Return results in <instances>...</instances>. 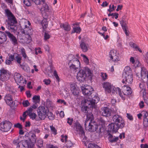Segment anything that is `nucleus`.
Here are the masks:
<instances>
[{
	"label": "nucleus",
	"mask_w": 148,
	"mask_h": 148,
	"mask_svg": "<svg viewBox=\"0 0 148 148\" xmlns=\"http://www.w3.org/2000/svg\"><path fill=\"white\" fill-rule=\"evenodd\" d=\"M85 129L86 130L90 132L97 131L99 133L102 132L103 128L100 125H98L96 122L94 121H85Z\"/></svg>",
	"instance_id": "f257e3e1"
},
{
	"label": "nucleus",
	"mask_w": 148,
	"mask_h": 148,
	"mask_svg": "<svg viewBox=\"0 0 148 148\" xmlns=\"http://www.w3.org/2000/svg\"><path fill=\"white\" fill-rule=\"evenodd\" d=\"M123 80L122 82L124 83L125 81L126 84H131L133 82V76L132 70L130 67L126 66L124 69L122 75Z\"/></svg>",
	"instance_id": "f03ea898"
},
{
	"label": "nucleus",
	"mask_w": 148,
	"mask_h": 148,
	"mask_svg": "<svg viewBox=\"0 0 148 148\" xmlns=\"http://www.w3.org/2000/svg\"><path fill=\"white\" fill-rule=\"evenodd\" d=\"M13 144L16 146V148H29V143L28 141L24 140L20 141L19 138L14 139L13 141Z\"/></svg>",
	"instance_id": "7ed1b4c3"
},
{
	"label": "nucleus",
	"mask_w": 148,
	"mask_h": 148,
	"mask_svg": "<svg viewBox=\"0 0 148 148\" xmlns=\"http://www.w3.org/2000/svg\"><path fill=\"white\" fill-rule=\"evenodd\" d=\"M25 23L27 24V23H25V22L24 23H20V25L22 28L24 29L22 31V33L25 34V35H27L28 36V38L30 40V42L31 40L30 35L33 34L32 29H30L29 26H27V25L25 24Z\"/></svg>",
	"instance_id": "20e7f679"
},
{
	"label": "nucleus",
	"mask_w": 148,
	"mask_h": 148,
	"mask_svg": "<svg viewBox=\"0 0 148 148\" xmlns=\"http://www.w3.org/2000/svg\"><path fill=\"white\" fill-rule=\"evenodd\" d=\"M99 100L98 97L96 96H94L93 97L90 96L88 97L87 99H85L84 102L86 105H91L92 107H93L95 104L97 103Z\"/></svg>",
	"instance_id": "39448f33"
},
{
	"label": "nucleus",
	"mask_w": 148,
	"mask_h": 148,
	"mask_svg": "<svg viewBox=\"0 0 148 148\" xmlns=\"http://www.w3.org/2000/svg\"><path fill=\"white\" fill-rule=\"evenodd\" d=\"M12 124L10 122L5 121L1 123L0 129L3 132H8L11 129Z\"/></svg>",
	"instance_id": "423d86ee"
},
{
	"label": "nucleus",
	"mask_w": 148,
	"mask_h": 148,
	"mask_svg": "<svg viewBox=\"0 0 148 148\" xmlns=\"http://www.w3.org/2000/svg\"><path fill=\"white\" fill-rule=\"evenodd\" d=\"M14 77L16 82L18 85H22L26 84V80L24 79L23 77L20 74L15 73L14 74Z\"/></svg>",
	"instance_id": "0eeeda50"
},
{
	"label": "nucleus",
	"mask_w": 148,
	"mask_h": 148,
	"mask_svg": "<svg viewBox=\"0 0 148 148\" xmlns=\"http://www.w3.org/2000/svg\"><path fill=\"white\" fill-rule=\"evenodd\" d=\"M0 81L4 82L7 80L9 77L10 73L8 71L3 69L0 70Z\"/></svg>",
	"instance_id": "6e6552de"
},
{
	"label": "nucleus",
	"mask_w": 148,
	"mask_h": 148,
	"mask_svg": "<svg viewBox=\"0 0 148 148\" xmlns=\"http://www.w3.org/2000/svg\"><path fill=\"white\" fill-rule=\"evenodd\" d=\"M83 93L85 95L90 97V95L92 93L93 89L90 86H87L84 87H81Z\"/></svg>",
	"instance_id": "1a4fd4ad"
},
{
	"label": "nucleus",
	"mask_w": 148,
	"mask_h": 148,
	"mask_svg": "<svg viewBox=\"0 0 148 148\" xmlns=\"http://www.w3.org/2000/svg\"><path fill=\"white\" fill-rule=\"evenodd\" d=\"M125 16H124L122 17V19L120 21V23L121 25L122 28L127 36H128L129 35V32L127 30L128 29L127 26L126 22L125 20Z\"/></svg>",
	"instance_id": "9d476101"
},
{
	"label": "nucleus",
	"mask_w": 148,
	"mask_h": 148,
	"mask_svg": "<svg viewBox=\"0 0 148 148\" xmlns=\"http://www.w3.org/2000/svg\"><path fill=\"white\" fill-rule=\"evenodd\" d=\"M111 110L107 107L102 108L101 109L100 113L103 116L109 117L111 116Z\"/></svg>",
	"instance_id": "9b49d317"
},
{
	"label": "nucleus",
	"mask_w": 148,
	"mask_h": 148,
	"mask_svg": "<svg viewBox=\"0 0 148 148\" xmlns=\"http://www.w3.org/2000/svg\"><path fill=\"white\" fill-rule=\"evenodd\" d=\"M86 77V74L84 70H81L77 73L76 77L78 80L81 82L85 80Z\"/></svg>",
	"instance_id": "f8f14e48"
},
{
	"label": "nucleus",
	"mask_w": 148,
	"mask_h": 148,
	"mask_svg": "<svg viewBox=\"0 0 148 148\" xmlns=\"http://www.w3.org/2000/svg\"><path fill=\"white\" fill-rule=\"evenodd\" d=\"M141 76L143 81H145L148 79V73L147 70L144 68H141Z\"/></svg>",
	"instance_id": "ddd939ff"
},
{
	"label": "nucleus",
	"mask_w": 148,
	"mask_h": 148,
	"mask_svg": "<svg viewBox=\"0 0 148 148\" xmlns=\"http://www.w3.org/2000/svg\"><path fill=\"white\" fill-rule=\"evenodd\" d=\"M4 100L6 103L9 106H11L13 102L12 95L9 94H7L4 97Z\"/></svg>",
	"instance_id": "4468645a"
},
{
	"label": "nucleus",
	"mask_w": 148,
	"mask_h": 148,
	"mask_svg": "<svg viewBox=\"0 0 148 148\" xmlns=\"http://www.w3.org/2000/svg\"><path fill=\"white\" fill-rule=\"evenodd\" d=\"M122 89L124 95H131L132 93V90L130 87L127 86H123L122 87Z\"/></svg>",
	"instance_id": "2eb2a0df"
},
{
	"label": "nucleus",
	"mask_w": 148,
	"mask_h": 148,
	"mask_svg": "<svg viewBox=\"0 0 148 148\" xmlns=\"http://www.w3.org/2000/svg\"><path fill=\"white\" fill-rule=\"evenodd\" d=\"M28 137L30 143H34L36 140V136L33 132H29L28 134Z\"/></svg>",
	"instance_id": "dca6fc26"
},
{
	"label": "nucleus",
	"mask_w": 148,
	"mask_h": 148,
	"mask_svg": "<svg viewBox=\"0 0 148 148\" xmlns=\"http://www.w3.org/2000/svg\"><path fill=\"white\" fill-rule=\"evenodd\" d=\"M5 34L6 36H8L13 43L16 44L17 43V40L16 38L12 34L10 33V32L7 31L5 32Z\"/></svg>",
	"instance_id": "f3484780"
},
{
	"label": "nucleus",
	"mask_w": 148,
	"mask_h": 148,
	"mask_svg": "<svg viewBox=\"0 0 148 148\" xmlns=\"http://www.w3.org/2000/svg\"><path fill=\"white\" fill-rule=\"evenodd\" d=\"M108 127L110 131L115 132H117L119 129L117 125L115 123H112L109 124Z\"/></svg>",
	"instance_id": "a211bd4d"
},
{
	"label": "nucleus",
	"mask_w": 148,
	"mask_h": 148,
	"mask_svg": "<svg viewBox=\"0 0 148 148\" xmlns=\"http://www.w3.org/2000/svg\"><path fill=\"white\" fill-rule=\"evenodd\" d=\"M74 126L76 128V130L77 131L80 132L82 134H84L83 128L79 122H76L75 123Z\"/></svg>",
	"instance_id": "6ab92c4d"
},
{
	"label": "nucleus",
	"mask_w": 148,
	"mask_h": 148,
	"mask_svg": "<svg viewBox=\"0 0 148 148\" xmlns=\"http://www.w3.org/2000/svg\"><path fill=\"white\" fill-rule=\"evenodd\" d=\"M103 88L108 93H110L111 91L112 86L111 84L108 82H105L103 83Z\"/></svg>",
	"instance_id": "aec40b11"
},
{
	"label": "nucleus",
	"mask_w": 148,
	"mask_h": 148,
	"mask_svg": "<svg viewBox=\"0 0 148 148\" xmlns=\"http://www.w3.org/2000/svg\"><path fill=\"white\" fill-rule=\"evenodd\" d=\"M71 64L75 65V66L78 68L80 66V62L77 58H74L72 60H70L68 64L69 65H70Z\"/></svg>",
	"instance_id": "412c9836"
},
{
	"label": "nucleus",
	"mask_w": 148,
	"mask_h": 148,
	"mask_svg": "<svg viewBox=\"0 0 148 148\" xmlns=\"http://www.w3.org/2000/svg\"><path fill=\"white\" fill-rule=\"evenodd\" d=\"M8 18V25H15L17 23V21L15 17L13 16Z\"/></svg>",
	"instance_id": "4be33fe9"
},
{
	"label": "nucleus",
	"mask_w": 148,
	"mask_h": 148,
	"mask_svg": "<svg viewBox=\"0 0 148 148\" xmlns=\"http://www.w3.org/2000/svg\"><path fill=\"white\" fill-rule=\"evenodd\" d=\"M60 27L61 28H63L65 31H70L71 29L70 26L68 23H61Z\"/></svg>",
	"instance_id": "5701e85b"
},
{
	"label": "nucleus",
	"mask_w": 148,
	"mask_h": 148,
	"mask_svg": "<svg viewBox=\"0 0 148 148\" xmlns=\"http://www.w3.org/2000/svg\"><path fill=\"white\" fill-rule=\"evenodd\" d=\"M71 90L72 93L77 97H78L79 94V90L77 88H76L75 86L72 85L71 86Z\"/></svg>",
	"instance_id": "b1692460"
},
{
	"label": "nucleus",
	"mask_w": 148,
	"mask_h": 148,
	"mask_svg": "<svg viewBox=\"0 0 148 148\" xmlns=\"http://www.w3.org/2000/svg\"><path fill=\"white\" fill-rule=\"evenodd\" d=\"M123 119L122 116L118 114H115L112 117V120L115 123L121 121Z\"/></svg>",
	"instance_id": "393cba45"
},
{
	"label": "nucleus",
	"mask_w": 148,
	"mask_h": 148,
	"mask_svg": "<svg viewBox=\"0 0 148 148\" xmlns=\"http://www.w3.org/2000/svg\"><path fill=\"white\" fill-rule=\"evenodd\" d=\"M37 112H38L47 114L49 112V110L47 108H45L44 106H41L38 108Z\"/></svg>",
	"instance_id": "a878e982"
},
{
	"label": "nucleus",
	"mask_w": 148,
	"mask_h": 148,
	"mask_svg": "<svg viewBox=\"0 0 148 148\" xmlns=\"http://www.w3.org/2000/svg\"><path fill=\"white\" fill-rule=\"evenodd\" d=\"M84 71L86 74V76H87L89 78H91L92 75V71L88 68L86 67L84 68Z\"/></svg>",
	"instance_id": "bb28decb"
},
{
	"label": "nucleus",
	"mask_w": 148,
	"mask_h": 148,
	"mask_svg": "<svg viewBox=\"0 0 148 148\" xmlns=\"http://www.w3.org/2000/svg\"><path fill=\"white\" fill-rule=\"evenodd\" d=\"M0 33H1L3 35L1 37H0V44L3 43L5 42L6 40V35H5V33L2 31H0Z\"/></svg>",
	"instance_id": "cd10ccee"
},
{
	"label": "nucleus",
	"mask_w": 148,
	"mask_h": 148,
	"mask_svg": "<svg viewBox=\"0 0 148 148\" xmlns=\"http://www.w3.org/2000/svg\"><path fill=\"white\" fill-rule=\"evenodd\" d=\"M119 129H122L123 128L125 125V122L123 119L121 121H118L116 123Z\"/></svg>",
	"instance_id": "c85d7f7f"
},
{
	"label": "nucleus",
	"mask_w": 148,
	"mask_h": 148,
	"mask_svg": "<svg viewBox=\"0 0 148 148\" xmlns=\"http://www.w3.org/2000/svg\"><path fill=\"white\" fill-rule=\"evenodd\" d=\"M86 120L85 121H93V115L91 113H88L86 114Z\"/></svg>",
	"instance_id": "c756f323"
},
{
	"label": "nucleus",
	"mask_w": 148,
	"mask_h": 148,
	"mask_svg": "<svg viewBox=\"0 0 148 148\" xmlns=\"http://www.w3.org/2000/svg\"><path fill=\"white\" fill-rule=\"evenodd\" d=\"M48 22L47 19H44L41 22V24L42 25L43 29H46L48 26Z\"/></svg>",
	"instance_id": "7c9ffc66"
},
{
	"label": "nucleus",
	"mask_w": 148,
	"mask_h": 148,
	"mask_svg": "<svg viewBox=\"0 0 148 148\" xmlns=\"http://www.w3.org/2000/svg\"><path fill=\"white\" fill-rule=\"evenodd\" d=\"M80 45L81 49L84 52H85L87 51V47L84 42H82L81 43Z\"/></svg>",
	"instance_id": "2f4dec72"
},
{
	"label": "nucleus",
	"mask_w": 148,
	"mask_h": 148,
	"mask_svg": "<svg viewBox=\"0 0 148 148\" xmlns=\"http://www.w3.org/2000/svg\"><path fill=\"white\" fill-rule=\"evenodd\" d=\"M14 56H9L8 58L5 61V63L7 64H10L12 63V61L14 59Z\"/></svg>",
	"instance_id": "473e14b6"
},
{
	"label": "nucleus",
	"mask_w": 148,
	"mask_h": 148,
	"mask_svg": "<svg viewBox=\"0 0 148 148\" xmlns=\"http://www.w3.org/2000/svg\"><path fill=\"white\" fill-rule=\"evenodd\" d=\"M32 99L34 103H39L40 101V97L38 95H34Z\"/></svg>",
	"instance_id": "72a5a7b5"
},
{
	"label": "nucleus",
	"mask_w": 148,
	"mask_h": 148,
	"mask_svg": "<svg viewBox=\"0 0 148 148\" xmlns=\"http://www.w3.org/2000/svg\"><path fill=\"white\" fill-rule=\"evenodd\" d=\"M5 13L7 16L8 18L10 17H11L14 16L12 13L11 12V11L8 9H6L5 10Z\"/></svg>",
	"instance_id": "f704fd0d"
},
{
	"label": "nucleus",
	"mask_w": 148,
	"mask_h": 148,
	"mask_svg": "<svg viewBox=\"0 0 148 148\" xmlns=\"http://www.w3.org/2000/svg\"><path fill=\"white\" fill-rule=\"evenodd\" d=\"M38 116L40 120H44L46 117L47 114L38 112Z\"/></svg>",
	"instance_id": "c9c22d12"
},
{
	"label": "nucleus",
	"mask_w": 148,
	"mask_h": 148,
	"mask_svg": "<svg viewBox=\"0 0 148 148\" xmlns=\"http://www.w3.org/2000/svg\"><path fill=\"white\" fill-rule=\"evenodd\" d=\"M116 93H118L119 95L122 98L123 100H125V97L123 96L122 93L121 92V89L117 87L116 88Z\"/></svg>",
	"instance_id": "e433bc0d"
},
{
	"label": "nucleus",
	"mask_w": 148,
	"mask_h": 148,
	"mask_svg": "<svg viewBox=\"0 0 148 148\" xmlns=\"http://www.w3.org/2000/svg\"><path fill=\"white\" fill-rule=\"evenodd\" d=\"M81 31V29L80 27H76L73 28V31H72L71 33H76L79 34Z\"/></svg>",
	"instance_id": "4c0bfd02"
},
{
	"label": "nucleus",
	"mask_w": 148,
	"mask_h": 148,
	"mask_svg": "<svg viewBox=\"0 0 148 148\" xmlns=\"http://www.w3.org/2000/svg\"><path fill=\"white\" fill-rule=\"evenodd\" d=\"M8 28L9 29H11L14 32H15L16 30V26L15 25H8Z\"/></svg>",
	"instance_id": "58836bf2"
},
{
	"label": "nucleus",
	"mask_w": 148,
	"mask_h": 148,
	"mask_svg": "<svg viewBox=\"0 0 148 148\" xmlns=\"http://www.w3.org/2000/svg\"><path fill=\"white\" fill-rule=\"evenodd\" d=\"M19 66L24 71L28 72L29 71V69L28 67L26 65H22L21 64H19Z\"/></svg>",
	"instance_id": "ea45409f"
},
{
	"label": "nucleus",
	"mask_w": 148,
	"mask_h": 148,
	"mask_svg": "<svg viewBox=\"0 0 148 148\" xmlns=\"http://www.w3.org/2000/svg\"><path fill=\"white\" fill-rule=\"evenodd\" d=\"M88 148H101L97 145L95 144L90 143L88 145Z\"/></svg>",
	"instance_id": "a19ab883"
},
{
	"label": "nucleus",
	"mask_w": 148,
	"mask_h": 148,
	"mask_svg": "<svg viewBox=\"0 0 148 148\" xmlns=\"http://www.w3.org/2000/svg\"><path fill=\"white\" fill-rule=\"evenodd\" d=\"M119 15V14L116 13H112L111 14L109 13L108 15L109 16H112V18H115L116 19H117L118 18Z\"/></svg>",
	"instance_id": "79ce46f5"
},
{
	"label": "nucleus",
	"mask_w": 148,
	"mask_h": 148,
	"mask_svg": "<svg viewBox=\"0 0 148 148\" xmlns=\"http://www.w3.org/2000/svg\"><path fill=\"white\" fill-rule=\"evenodd\" d=\"M65 142L66 146L67 148H69L71 147L73 145V143L70 140L67 141V140L66 141H65Z\"/></svg>",
	"instance_id": "37998d69"
},
{
	"label": "nucleus",
	"mask_w": 148,
	"mask_h": 148,
	"mask_svg": "<svg viewBox=\"0 0 148 148\" xmlns=\"http://www.w3.org/2000/svg\"><path fill=\"white\" fill-rule=\"evenodd\" d=\"M47 116L50 120H53L54 118V116L53 114L51 112H49V111L47 113Z\"/></svg>",
	"instance_id": "c03bdc74"
},
{
	"label": "nucleus",
	"mask_w": 148,
	"mask_h": 148,
	"mask_svg": "<svg viewBox=\"0 0 148 148\" xmlns=\"http://www.w3.org/2000/svg\"><path fill=\"white\" fill-rule=\"evenodd\" d=\"M28 115L32 120L34 119L37 116L36 114L34 112H29V113Z\"/></svg>",
	"instance_id": "a18cd8bd"
},
{
	"label": "nucleus",
	"mask_w": 148,
	"mask_h": 148,
	"mask_svg": "<svg viewBox=\"0 0 148 148\" xmlns=\"http://www.w3.org/2000/svg\"><path fill=\"white\" fill-rule=\"evenodd\" d=\"M110 59L113 61H118L119 60V58L118 56H110Z\"/></svg>",
	"instance_id": "49530a36"
},
{
	"label": "nucleus",
	"mask_w": 148,
	"mask_h": 148,
	"mask_svg": "<svg viewBox=\"0 0 148 148\" xmlns=\"http://www.w3.org/2000/svg\"><path fill=\"white\" fill-rule=\"evenodd\" d=\"M69 65V66L70 69L73 71H77L79 68L78 67L75 66V65L71 64Z\"/></svg>",
	"instance_id": "de8ad7c7"
},
{
	"label": "nucleus",
	"mask_w": 148,
	"mask_h": 148,
	"mask_svg": "<svg viewBox=\"0 0 148 148\" xmlns=\"http://www.w3.org/2000/svg\"><path fill=\"white\" fill-rule=\"evenodd\" d=\"M50 37V35L48 33L45 32L44 34V40L46 41L49 39Z\"/></svg>",
	"instance_id": "09e8293b"
},
{
	"label": "nucleus",
	"mask_w": 148,
	"mask_h": 148,
	"mask_svg": "<svg viewBox=\"0 0 148 148\" xmlns=\"http://www.w3.org/2000/svg\"><path fill=\"white\" fill-rule=\"evenodd\" d=\"M23 3L27 6H29L31 5L30 0H24Z\"/></svg>",
	"instance_id": "8fccbe9b"
},
{
	"label": "nucleus",
	"mask_w": 148,
	"mask_h": 148,
	"mask_svg": "<svg viewBox=\"0 0 148 148\" xmlns=\"http://www.w3.org/2000/svg\"><path fill=\"white\" fill-rule=\"evenodd\" d=\"M101 76L103 80L107 79L108 75L106 73H101Z\"/></svg>",
	"instance_id": "3c124183"
},
{
	"label": "nucleus",
	"mask_w": 148,
	"mask_h": 148,
	"mask_svg": "<svg viewBox=\"0 0 148 148\" xmlns=\"http://www.w3.org/2000/svg\"><path fill=\"white\" fill-rule=\"evenodd\" d=\"M116 7L114 6V5H112V7H111V5H110L109 6V9H108V10L109 12H111L113 11Z\"/></svg>",
	"instance_id": "603ef678"
},
{
	"label": "nucleus",
	"mask_w": 148,
	"mask_h": 148,
	"mask_svg": "<svg viewBox=\"0 0 148 148\" xmlns=\"http://www.w3.org/2000/svg\"><path fill=\"white\" fill-rule=\"evenodd\" d=\"M109 56H116V51L114 49L110 50L109 53Z\"/></svg>",
	"instance_id": "864d4df0"
},
{
	"label": "nucleus",
	"mask_w": 148,
	"mask_h": 148,
	"mask_svg": "<svg viewBox=\"0 0 148 148\" xmlns=\"http://www.w3.org/2000/svg\"><path fill=\"white\" fill-rule=\"evenodd\" d=\"M35 53L36 55L38 54V53H41L42 51H41V49L39 47L37 48H36L35 49Z\"/></svg>",
	"instance_id": "5fc2aeb1"
},
{
	"label": "nucleus",
	"mask_w": 148,
	"mask_h": 148,
	"mask_svg": "<svg viewBox=\"0 0 148 148\" xmlns=\"http://www.w3.org/2000/svg\"><path fill=\"white\" fill-rule=\"evenodd\" d=\"M22 104L24 107H27L29 105V103L28 100H25L23 101Z\"/></svg>",
	"instance_id": "6e6d98bb"
},
{
	"label": "nucleus",
	"mask_w": 148,
	"mask_h": 148,
	"mask_svg": "<svg viewBox=\"0 0 148 148\" xmlns=\"http://www.w3.org/2000/svg\"><path fill=\"white\" fill-rule=\"evenodd\" d=\"M99 123L101 125H105L106 123L105 121L102 118H100L99 120Z\"/></svg>",
	"instance_id": "4d7b16f0"
},
{
	"label": "nucleus",
	"mask_w": 148,
	"mask_h": 148,
	"mask_svg": "<svg viewBox=\"0 0 148 148\" xmlns=\"http://www.w3.org/2000/svg\"><path fill=\"white\" fill-rule=\"evenodd\" d=\"M85 105H86V103H85ZM89 105H85L86 106H84V107H82V110L83 112L85 113H87L88 112V111L87 110V109L88 108L87 106Z\"/></svg>",
	"instance_id": "13d9d810"
},
{
	"label": "nucleus",
	"mask_w": 148,
	"mask_h": 148,
	"mask_svg": "<svg viewBox=\"0 0 148 148\" xmlns=\"http://www.w3.org/2000/svg\"><path fill=\"white\" fill-rule=\"evenodd\" d=\"M119 139L118 137H113L111 140H110V142L112 143L116 142Z\"/></svg>",
	"instance_id": "bf43d9fd"
},
{
	"label": "nucleus",
	"mask_w": 148,
	"mask_h": 148,
	"mask_svg": "<svg viewBox=\"0 0 148 148\" xmlns=\"http://www.w3.org/2000/svg\"><path fill=\"white\" fill-rule=\"evenodd\" d=\"M32 1L34 2L37 5H40L42 3L40 0H31Z\"/></svg>",
	"instance_id": "052dcab7"
},
{
	"label": "nucleus",
	"mask_w": 148,
	"mask_h": 148,
	"mask_svg": "<svg viewBox=\"0 0 148 148\" xmlns=\"http://www.w3.org/2000/svg\"><path fill=\"white\" fill-rule=\"evenodd\" d=\"M50 127L51 128V131L52 132H53V134L56 135V134L57 131L55 128L53 126H50Z\"/></svg>",
	"instance_id": "680f3d73"
},
{
	"label": "nucleus",
	"mask_w": 148,
	"mask_h": 148,
	"mask_svg": "<svg viewBox=\"0 0 148 148\" xmlns=\"http://www.w3.org/2000/svg\"><path fill=\"white\" fill-rule=\"evenodd\" d=\"M86 64H88L89 63V60L86 56H82Z\"/></svg>",
	"instance_id": "e2e57ef3"
},
{
	"label": "nucleus",
	"mask_w": 148,
	"mask_h": 148,
	"mask_svg": "<svg viewBox=\"0 0 148 148\" xmlns=\"http://www.w3.org/2000/svg\"><path fill=\"white\" fill-rule=\"evenodd\" d=\"M14 127L16 128H18L20 129L22 128V126L20 123H18L14 124Z\"/></svg>",
	"instance_id": "0e129e2a"
},
{
	"label": "nucleus",
	"mask_w": 148,
	"mask_h": 148,
	"mask_svg": "<svg viewBox=\"0 0 148 148\" xmlns=\"http://www.w3.org/2000/svg\"><path fill=\"white\" fill-rule=\"evenodd\" d=\"M20 52L21 53V54H22V56H26L25 50L23 48H22L21 49Z\"/></svg>",
	"instance_id": "69168bd1"
},
{
	"label": "nucleus",
	"mask_w": 148,
	"mask_h": 148,
	"mask_svg": "<svg viewBox=\"0 0 148 148\" xmlns=\"http://www.w3.org/2000/svg\"><path fill=\"white\" fill-rule=\"evenodd\" d=\"M148 115V113L147 112H144L143 123H144L145 121H146L147 119L146 118L147 116Z\"/></svg>",
	"instance_id": "338daca9"
},
{
	"label": "nucleus",
	"mask_w": 148,
	"mask_h": 148,
	"mask_svg": "<svg viewBox=\"0 0 148 148\" xmlns=\"http://www.w3.org/2000/svg\"><path fill=\"white\" fill-rule=\"evenodd\" d=\"M54 75L56 79H57L58 81H59L60 80L59 78L56 70L54 71Z\"/></svg>",
	"instance_id": "774afa93"
}]
</instances>
